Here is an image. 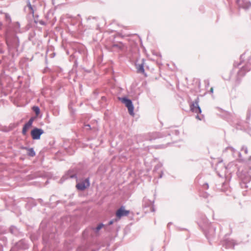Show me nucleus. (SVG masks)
Masks as SVG:
<instances>
[{
  "instance_id": "412c9836",
  "label": "nucleus",
  "mask_w": 251,
  "mask_h": 251,
  "mask_svg": "<svg viewBox=\"0 0 251 251\" xmlns=\"http://www.w3.org/2000/svg\"><path fill=\"white\" fill-rule=\"evenodd\" d=\"M242 150L246 154H248V150L246 146H243L242 148Z\"/></svg>"
},
{
  "instance_id": "423d86ee",
  "label": "nucleus",
  "mask_w": 251,
  "mask_h": 251,
  "mask_svg": "<svg viewBox=\"0 0 251 251\" xmlns=\"http://www.w3.org/2000/svg\"><path fill=\"white\" fill-rule=\"evenodd\" d=\"M44 133L42 129L34 127L31 131V136L33 140H39L41 135Z\"/></svg>"
},
{
  "instance_id": "4468645a",
  "label": "nucleus",
  "mask_w": 251,
  "mask_h": 251,
  "mask_svg": "<svg viewBox=\"0 0 251 251\" xmlns=\"http://www.w3.org/2000/svg\"><path fill=\"white\" fill-rule=\"evenodd\" d=\"M25 149L27 150V153L28 155L31 156V157H33L35 155L36 153H35V152L33 148H25Z\"/></svg>"
},
{
  "instance_id": "4be33fe9",
  "label": "nucleus",
  "mask_w": 251,
  "mask_h": 251,
  "mask_svg": "<svg viewBox=\"0 0 251 251\" xmlns=\"http://www.w3.org/2000/svg\"><path fill=\"white\" fill-rule=\"evenodd\" d=\"M112 47L113 48H117L119 49H122V46H121L120 45H118V44H113L112 45Z\"/></svg>"
},
{
  "instance_id": "c9c22d12",
  "label": "nucleus",
  "mask_w": 251,
  "mask_h": 251,
  "mask_svg": "<svg viewBox=\"0 0 251 251\" xmlns=\"http://www.w3.org/2000/svg\"><path fill=\"white\" fill-rule=\"evenodd\" d=\"M163 145H159V146H157V148H163Z\"/></svg>"
},
{
  "instance_id": "f8f14e48",
  "label": "nucleus",
  "mask_w": 251,
  "mask_h": 251,
  "mask_svg": "<svg viewBox=\"0 0 251 251\" xmlns=\"http://www.w3.org/2000/svg\"><path fill=\"white\" fill-rule=\"evenodd\" d=\"M13 30L16 33H20V24L18 22H16L14 24Z\"/></svg>"
},
{
  "instance_id": "393cba45",
  "label": "nucleus",
  "mask_w": 251,
  "mask_h": 251,
  "mask_svg": "<svg viewBox=\"0 0 251 251\" xmlns=\"http://www.w3.org/2000/svg\"><path fill=\"white\" fill-rule=\"evenodd\" d=\"M69 177L70 178H76V177H77L76 174H73L72 175H70Z\"/></svg>"
},
{
  "instance_id": "7c9ffc66",
  "label": "nucleus",
  "mask_w": 251,
  "mask_h": 251,
  "mask_svg": "<svg viewBox=\"0 0 251 251\" xmlns=\"http://www.w3.org/2000/svg\"><path fill=\"white\" fill-rule=\"evenodd\" d=\"M203 187L206 189H208L209 187L208 184L206 183L203 185Z\"/></svg>"
},
{
  "instance_id": "f257e3e1",
  "label": "nucleus",
  "mask_w": 251,
  "mask_h": 251,
  "mask_svg": "<svg viewBox=\"0 0 251 251\" xmlns=\"http://www.w3.org/2000/svg\"><path fill=\"white\" fill-rule=\"evenodd\" d=\"M239 176L241 179V188L251 189V155L246 161V167L241 171Z\"/></svg>"
},
{
  "instance_id": "dca6fc26",
  "label": "nucleus",
  "mask_w": 251,
  "mask_h": 251,
  "mask_svg": "<svg viewBox=\"0 0 251 251\" xmlns=\"http://www.w3.org/2000/svg\"><path fill=\"white\" fill-rule=\"evenodd\" d=\"M137 69L138 72L143 74L144 73L145 70L144 68V63H142L140 64H139L138 66L137 67Z\"/></svg>"
},
{
  "instance_id": "ddd939ff",
  "label": "nucleus",
  "mask_w": 251,
  "mask_h": 251,
  "mask_svg": "<svg viewBox=\"0 0 251 251\" xmlns=\"http://www.w3.org/2000/svg\"><path fill=\"white\" fill-rule=\"evenodd\" d=\"M104 226V225L102 223H100L96 227H92V229L96 234H98L99 232L100 229Z\"/></svg>"
},
{
  "instance_id": "cd10ccee",
  "label": "nucleus",
  "mask_w": 251,
  "mask_h": 251,
  "mask_svg": "<svg viewBox=\"0 0 251 251\" xmlns=\"http://www.w3.org/2000/svg\"><path fill=\"white\" fill-rule=\"evenodd\" d=\"M153 134L155 135V137L154 138V139H155L156 138H160L162 137L161 136H159L158 133H154Z\"/></svg>"
},
{
  "instance_id": "a211bd4d",
  "label": "nucleus",
  "mask_w": 251,
  "mask_h": 251,
  "mask_svg": "<svg viewBox=\"0 0 251 251\" xmlns=\"http://www.w3.org/2000/svg\"><path fill=\"white\" fill-rule=\"evenodd\" d=\"M163 164L161 163H159L157 164H156L154 168L153 172L154 174H155L157 170H159L162 167Z\"/></svg>"
},
{
  "instance_id": "5701e85b",
  "label": "nucleus",
  "mask_w": 251,
  "mask_h": 251,
  "mask_svg": "<svg viewBox=\"0 0 251 251\" xmlns=\"http://www.w3.org/2000/svg\"><path fill=\"white\" fill-rule=\"evenodd\" d=\"M118 220H119L118 219H113V220H111V221H109V223H108V225H111L112 224H113L114 223V222H117Z\"/></svg>"
},
{
  "instance_id": "6ab92c4d",
  "label": "nucleus",
  "mask_w": 251,
  "mask_h": 251,
  "mask_svg": "<svg viewBox=\"0 0 251 251\" xmlns=\"http://www.w3.org/2000/svg\"><path fill=\"white\" fill-rule=\"evenodd\" d=\"M32 110L35 112V113H36V115L37 116H38L39 113H40V108L38 106H34L33 107H32Z\"/></svg>"
},
{
  "instance_id": "f03ea898",
  "label": "nucleus",
  "mask_w": 251,
  "mask_h": 251,
  "mask_svg": "<svg viewBox=\"0 0 251 251\" xmlns=\"http://www.w3.org/2000/svg\"><path fill=\"white\" fill-rule=\"evenodd\" d=\"M19 39L17 36H7L6 44L8 47L9 52L12 57L18 56L19 53L18 50L19 47Z\"/></svg>"
},
{
  "instance_id": "6e6552de",
  "label": "nucleus",
  "mask_w": 251,
  "mask_h": 251,
  "mask_svg": "<svg viewBox=\"0 0 251 251\" xmlns=\"http://www.w3.org/2000/svg\"><path fill=\"white\" fill-rule=\"evenodd\" d=\"M129 213V211L126 210L124 206H122L116 213V216L118 220L120 219L122 217L126 216Z\"/></svg>"
},
{
  "instance_id": "1a4fd4ad",
  "label": "nucleus",
  "mask_w": 251,
  "mask_h": 251,
  "mask_svg": "<svg viewBox=\"0 0 251 251\" xmlns=\"http://www.w3.org/2000/svg\"><path fill=\"white\" fill-rule=\"evenodd\" d=\"M236 2L240 7L248 9L251 6V3L247 0H237Z\"/></svg>"
},
{
  "instance_id": "0eeeda50",
  "label": "nucleus",
  "mask_w": 251,
  "mask_h": 251,
  "mask_svg": "<svg viewBox=\"0 0 251 251\" xmlns=\"http://www.w3.org/2000/svg\"><path fill=\"white\" fill-rule=\"evenodd\" d=\"M90 186L89 178H86L82 182L77 183L76 187L79 190L83 191Z\"/></svg>"
},
{
  "instance_id": "bb28decb",
  "label": "nucleus",
  "mask_w": 251,
  "mask_h": 251,
  "mask_svg": "<svg viewBox=\"0 0 251 251\" xmlns=\"http://www.w3.org/2000/svg\"><path fill=\"white\" fill-rule=\"evenodd\" d=\"M33 17H34V23L36 24L38 23V20H37V18L38 17V16H37L35 17H34V16Z\"/></svg>"
},
{
  "instance_id": "f3484780",
  "label": "nucleus",
  "mask_w": 251,
  "mask_h": 251,
  "mask_svg": "<svg viewBox=\"0 0 251 251\" xmlns=\"http://www.w3.org/2000/svg\"><path fill=\"white\" fill-rule=\"evenodd\" d=\"M27 6L30 10V13L32 15V16H34V10L32 6L31 5L29 0L27 1Z\"/></svg>"
},
{
  "instance_id": "39448f33",
  "label": "nucleus",
  "mask_w": 251,
  "mask_h": 251,
  "mask_svg": "<svg viewBox=\"0 0 251 251\" xmlns=\"http://www.w3.org/2000/svg\"><path fill=\"white\" fill-rule=\"evenodd\" d=\"M199 102L200 99L199 97H197L194 101L190 103V108L192 112L196 113H201V108L199 104Z\"/></svg>"
},
{
  "instance_id": "aec40b11",
  "label": "nucleus",
  "mask_w": 251,
  "mask_h": 251,
  "mask_svg": "<svg viewBox=\"0 0 251 251\" xmlns=\"http://www.w3.org/2000/svg\"><path fill=\"white\" fill-rule=\"evenodd\" d=\"M34 119H35V118H34V117H31V118H30V119L29 120V121L27 122V123L29 126H32V123H33V121H34Z\"/></svg>"
},
{
  "instance_id": "4c0bfd02",
  "label": "nucleus",
  "mask_w": 251,
  "mask_h": 251,
  "mask_svg": "<svg viewBox=\"0 0 251 251\" xmlns=\"http://www.w3.org/2000/svg\"><path fill=\"white\" fill-rule=\"evenodd\" d=\"M24 129H25V130H27L28 128L27 127H26L25 126H23V127Z\"/></svg>"
},
{
  "instance_id": "2eb2a0df",
  "label": "nucleus",
  "mask_w": 251,
  "mask_h": 251,
  "mask_svg": "<svg viewBox=\"0 0 251 251\" xmlns=\"http://www.w3.org/2000/svg\"><path fill=\"white\" fill-rule=\"evenodd\" d=\"M226 150H230L232 152L233 154H234L236 152H237L238 154V156L240 158V159L241 160H242L243 159L241 158V157H242V155H241V152H237V151L234 149L233 147H228L226 148Z\"/></svg>"
},
{
  "instance_id": "c85d7f7f",
  "label": "nucleus",
  "mask_w": 251,
  "mask_h": 251,
  "mask_svg": "<svg viewBox=\"0 0 251 251\" xmlns=\"http://www.w3.org/2000/svg\"><path fill=\"white\" fill-rule=\"evenodd\" d=\"M26 131H27L26 130H25V129H24L23 128V130H22V134H23V135H25L26 134Z\"/></svg>"
},
{
  "instance_id": "c756f323",
  "label": "nucleus",
  "mask_w": 251,
  "mask_h": 251,
  "mask_svg": "<svg viewBox=\"0 0 251 251\" xmlns=\"http://www.w3.org/2000/svg\"><path fill=\"white\" fill-rule=\"evenodd\" d=\"M85 127L87 128L88 129H91V126L90 125L87 124L85 125Z\"/></svg>"
},
{
  "instance_id": "f704fd0d",
  "label": "nucleus",
  "mask_w": 251,
  "mask_h": 251,
  "mask_svg": "<svg viewBox=\"0 0 251 251\" xmlns=\"http://www.w3.org/2000/svg\"><path fill=\"white\" fill-rule=\"evenodd\" d=\"M3 27V24L1 21H0V29H1Z\"/></svg>"
},
{
  "instance_id": "9b49d317",
  "label": "nucleus",
  "mask_w": 251,
  "mask_h": 251,
  "mask_svg": "<svg viewBox=\"0 0 251 251\" xmlns=\"http://www.w3.org/2000/svg\"><path fill=\"white\" fill-rule=\"evenodd\" d=\"M235 242L233 240H226L225 241L226 248H234Z\"/></svg>"
},
{
  "instance_id": "20e7f679",
  "label": "nucleus",
  "mask_w": 251,
  "mask_h": 251,
  "mask_svg": "<svg viewBox=\"0 0 251 251\" xmlns=\"http://www.w3.org/2000/svg\"><path fill=\"white\" fill-rule=\"evenodd\" d=\"M120 100L128 108L130 115L133 116L134 115V106L131 100L126 97L121 98H120Z\"/></svg>"
},
{
  "instance_id": "2f4dec72",
  "label": "nucleus",
  "mask_w": 251,
  "mask_h": 251,
  "mask_svg": "<svg viewBox=\"0 0 251 251\" xmlns=\"http://www.w3.org/2000/svg\"><path fill=\"white\" fill-rule=\"evenodd\" d=\"M24 126H25L26 127H27L28 128H29L31 126H29L27 123H26L24 125Z\"/></svg>"
},
{
  "instance_id": "9d476101",
  "label": "nucleus",
  "mask_w": 251,
  "mask_h": 251,
  "mask_svg": "<svg viewBox=\"0 0 251 251\" xmlns=\"http://www.w3.org/2000/svg\"><path fill=\"white\" fill-rule=\"evenodd\" d=\"M1 14H2L4 15V20L5 22V26L7 28V30H9L10 25L12 22L11 18L10 15L7 13H2L0 12Z\"/></svg>"
},
{
  "instance_id": "a878e982",
  "label": "nucleus",
  "mask_w": 251,
  "mask_h": 251,
  "mask_svg": "<svg viewBox=\"0 0 251 251\" xmlns=\"http://www.w3.org/2000/svg\"><path fill=\"white\" fill-rule=\"evenodd\" d=\"M158 175H159V178H161L162 177V176H163V171L161 170L159 173H158Z\"/></svg>"
},
{
  "instance_id": "473e14b6",
  "label": "nucleus",
  "mask_w": 251,
  "mask_h": 251,
  "mask_svg": "<svg viewBox=\"0 0 251 251\" xmlns=\"http://www.w3.org/2000/svg\"><path fill=\"white\" fill-rule=\"evenodd\" d=\"M250 117H251V113L250 112H249L247 114V119L248 120H249L250 119Z\"/></svg>"
},
{
  "instance_id": "7ed1b4c3",
  "label": "nucleus",
  "mask_w": 251,
  "mask_h": 251,
  "mask_svg": "<svg viewBox=\"0 0 251 251\" xmlns=\"http://www.w3.org/2000/svg\"><path fill=\"white\" fill-rule=\"evenodd\" d=\"M251 67L248 65L243 67L237 73V77L235 80V84L237 85L239 84L241 77H243L247 72L250 71Z\"/></svg>"
},
{
  "instance_id": "e433bc0d",
  "label": "nucleus",
  "mask_w": 251,
  "mask_h": 251,
  "mask_svg": "<svg viewBox=\"0 0 251 251\" xmlns=\"http://www.w3.org/2000/svg\"><path fill=\"white\" fill-rule=\"evenodd\" d=\"M210 92L212 93L213 92V88H210Z\"/></svg>"
},
{
  "instance_id": "72a5a7b5",
  "label": "nucleus",
  "mask_w": 251,
  "mask_h": 251,
  "mask_svg": "<svg viewBox=\"0 0 251 251\" xmlns=\"http://www.w3.org/2000/svg\"><path fill=\"white\" fill-rule=\"evenodd\" d=\"M203 117V116H202V118H201V117L200 116H199V115H197V116H196V118H197V119H199V120H201V119H202V118Z\"/></svg>"
},
{
  "instance_id": "58836bf2",
  "label": "nucleus",
  "mask_w": 251,
  "mask_h": 251,
  "mask_svg": "<svg viewBox=\"0 0 251 251\" xmlns=\"http://www.w3.org/2000/svg\"><path fill=\"white\" fill-rule=\"evenodd\" d=\"M3 52H4V51L3 50H0V53H2Z\"/></svg>"
},
{
  "instance_id": "b1692460",
  "label": "nucleus",
  "mask_w": 251,
  "mask_h": 251,
  "mask_svg": "<svg viewBox=\"0 0 251 251\" xmlns=\"http://www.w3.org/2000/svg\"><path fill=\"white\" fill-rule=\"evenodd\" d=\"M38 23H39L41 25H46V22H44L43 20H39V21H38Z\"/></svg>"
}]
</instances>
